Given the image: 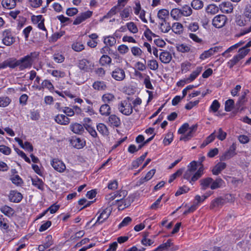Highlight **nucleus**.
Wrapping results in <instances>:
<instances>
[{
    "label": "nucleus",
    "instance_id": "nucleus-34",
    "mask_svg": "<svg viewBox=\"0 0 251 251\" xmlns=\"http://www.w3.org/2000/svg\"><path fill=\"white\" fill-rule=\"evenodd\" d=\"M172 30L176 34H180L183 31V26L179 23H175L173 25Z\"/></svg>",
    "mask_w": 251,
    "mask_h": 251
},
{
    "label": "nucleus",
    "instance_id": "nucleus-54",
    "mask_svg": "<svg viewBox=\"0 0 251 251\" xmlns=\"http://www.w3.org/2000/svg\"><path fill=\"white\" fill-rule=\"evenodd\" d=\"M148 66L152 70H157L158 68V64L155 60H151L148 61Z\"/></svg>",
    "mask_w": 251,
    "mask_h": 251
},
{
    "label": "nucleus",
    "instance_id": "nucleus-55",
    "mask_svg": "<svg viewBox=\"0 0 251 251\" xmlns=\"http://www.w3.org/2000/svg\"><path fill=\"white\" fill-rule=\"evenodd\" d=\"M42 88H47L49 90H51L53 89V86L51 83V82L49 80H45L42 83V86L41 88H39V89L41 90Z\"/></svg>",
    "mask_w": 251,
    "mask_h": 251
},
{
    "label": "nucleus",
    "instance_id": "nucleus-37",
    "mask_svg": "<svg viewBox=\"0 0 251 251\" xmlns=\"http://www.w3.org/2000/svg\"><path fill=\"white\" fill-rule=\"evenodd\" d=\"M191 6L196 10L201 9L203 6V2L200 0H193L191 2Z\"/></svg>",
    "mask_w": 251,
    "mask_h": 251
},
{
    "label": "nucleus",
    "instance_id": "nucleus-8",
    "mask_svg": "<svg viewBox=\"0 0 251 251\" xmlns=\"http://www.w3.org/2000/svg\"><path fill=\"white\" fill-rule=\"evenodd\" d=\"M112 77L117 81H122L126 77L125 71L120 68H115L111 73Z\"/></svg>",
    "mask_w": 251,
    "mask_h": 251
},
{
    "label": "nucleus",
    "instance_id": "nucleus-56",
    "mask_svg": "<svg viewBox=\"0 0 251 251\" xmlns=\"http://www.w3.org/2000/svg\"><path fill=\"white\" fill-rule=\"evenodd\" d=\"M244 15L250 20L251 19V4H248L246 5L244 11Z\"/></svg>",
    "mask_w": 251,
    "mask_h": 251
},
{
    "label": "nucleus",
    "instance_id": "nucleus-53",
    "mask_svg": "<svg viewBox=\"0 0 251 251\" xmlns=\"http://www.w3.org/2000/svg\"><path fill=\"white\" fill-rule=\"evenodd\" d=\"M126 26L128 29L133 33H136L138 31L136 25L133 22L127 23Z\"/></svg>",
    "mask_w": 251,
    "mask_h": 251
},
{
    "label": "nucleus",
    "instance_id": "nucleus-29",
    "mask_svg": "<svg viewBox=\"0 0 251 251\" xmlns=\"http://www.w3.org/2000/svg\"><path fill=\"white\" fill-rule=\"evenodd\" d=\"M0 211L8 217L12 216L14 214V210L10 207L4 205L0 209Z\"/></svg>",
    "mask_w": 251,
    "mask_h": 251
},
{
    "label": "nucleus",
    "instance_id": "nucleus-12",
    "mask_svg": "<svg viewBox=\"0 0 251 251\" xmlns=\"http://www.w3.org/2000/svg\"><path fill=\"white\" fill-rule=\"evenodd\" d=\"M22 195L15 191H11L9 195V201L13 202H19L22 200Z\"/></svg>",
    "mask_w": 251,
    "mask_h": 251
},
{
    "label": "nucleus",
    "instance_id": "nucleus-47",
    "mask_svg": "<svg viewBox=\"0 0 251 251\" xmlns=\"http://www.w3.org/2000/svg\"><path fill=\"white\" fill-rule=\"evenodd\" d=\"M234 101L232 99H229L227 100L225 102V110L227 112L230 111L234 106Z\"/></svg>",
    "mask_w": 251,
    "mask_h": 251
},
{
    "label": "nucleus",
    "instance_id": "nucleus-11",
    "mask_svg": "<svg viewBox=\"0 0 251 251\" xmlns=\"http://www.w3.org/2000/svg\"><path fill=\"white\" fill-rule=\"evenodd\" d=\"M84 126L77 123H72L70 126L71 131L77 134H82L84 131Z\"/></svg>",
    "mask_w": 251,
    "mask_h": 251
},
{
    "label": "nucleus",
    "instance_id": "nucleus-36",
    "mask_svg": "<svg viewBox=\"0 0 251 251\" xmlns=\"http://www.w3.org/2000/svg\"><path fill=\"white\" fill-rule=\"evenodd\" d=\"M99 62L102 66L110 64L111 63V58L107 55H103L100 57Z\"/></svg>",
    "mask_w": 251,
    "mask_h": 251
},
{
    "label": "nucleus",
    "instance_id": "nucleus-31",
    "mask_svg": "<svg viewBox=\"0 0 251 251\" xmlns=\"http://www.w3.org/2000/svg\"><path fill=\"white\" fill-rule=\"evenodd\" d=\"M116 194L118 195L117 199L114 201H113L111 203H109L110 205L115 204L116 203L119 202V201L123 200V199L127 195V192L126 191H121L115 192Z\"/></svg>",
    "mask_w": 251,
    "mask_h": 251
},
{
    "label": "nucleus",
    "instance_id": "nucleus-2",
    "mask_svg": "<svg viewBox=\"0 0 251 251\" xmlns=\"http://www.w3.org/2000/svg\"><path fill=\"white\" fill-rule=\"evenodd\" d=\"M119 112L126 116L130 115L133 112V106L129 100L121 101L117 105Z\"/></svg>",
    "mask_w": 251,
    "mask_h": 251
},
{
    "label": "nucleus",
    "instance_id": "nucleus-58",
    "mask_svg": "<svg viewBox=\"0 0 251 251\" xmlns=\"http://www.w3.org/2000/svg\"><path fill=\"white\" fill-rule=\"evenodd\" d=\"M131 11L130 7L125 8L120 13L122 19H124L129 16L130 11Z\"/></svg>",
    "mask_w": 251,
    "mask_h": 251
},
{
    "label": "nucleus",
    "instance_id": "nucleus-46",
    "mask_svg": "<svg viewBox=\"0 0 251 251\" xmlns=\"http://www.w3.org/2000/svg\"><path fill=\"white\" fill-rule=\"evenodd\" d=\"M173 246V242L171 239H168L166 242L159 246L163 251H166L169 248Z\"/></svg>",
    "mask_w": 251,
    "mask_h": 251
},
{
    "label": "nucleus",
    "instance_id": "nucleus-35",
    "mask_svg": "<svg viewBox=\"0 0 251 251\" xmlns=\"http://www.w3.org/2000/svg\"><path fill=\"white\" fill-rule=\"evenodd\" d=\"M7 67L11 69H14L18 67V60L14 58H9L6 60Z\"/></svg>",
    "mask_w": 251,
    "mask_h": 251
},
{
    "label": "nucleus",
    "instance_id": "nucleus-43",
    "mask_svg": "<svg viewBox=\"0 0 251 251\" xmlns=\"http://www.w3.org/2000/svg\"><path fill=\"white\" fill-rule=\"evenodd\" d=\"M176 49L178 51L184 53L189 51L190 48L186 44H182L178 45L176 46Z\"/></svg>",
    "mask_w": 251,
    "mask_h": 251
},
{
    "label": "nucleus",
    "instance_id": "nucleus-4",
    "mask_svg": "<svg viewBox=\"0 0 251 251\" xmlns=\"http://www.w3.org/2000/svg\"><path fill=\"white\" fill-rule=\"evenodd\" d=\"M2 43L7 46H10L15 42V38L9 29L5 30L2 33Z\"/></svg>",
    "mask_w": 251,
    "mask_h": 251
},
{
    "label": "nucleus",
    "instance_id": "nucleus-51",
    "mask_svg": "<svg viewBox=\"0 0 251 251\" xmlns=\"http://www.w3.org/2000/svg\"><path fill=\"white\" fill-rule=\"evenodd\" d=\"M10 102V99L7 97H0V107H6Z\"/></svg>",
    "mask_w": 251,
    "mask_h": 251
},
{
    "label": "nucleus",
    "instance_id": "nucleus-1",
    "mask_svg": "<svg viewBox=\"0 0 251 251\" xmlns=\"http://www.w3.org/2000/svg\"><path fill=\"white\" fill-rule=\"evenodd\" d=\"M39 54L38 52H32L18 60V67L19 70L22 71L31 68L33 63L37 59Z\"/></svg>",
    "mask_w": 251,
    "mask_h": 251
},
{
    "label": "nucleus",
    "instance_id": "nucleus-5",
    "mask_svg": "<svg viewBox=\"0 0 251 251\" xmlns=\"http://www.w3.org/2000/svg\"><path fill=\"white\" fill-rule=\"evenodd\" d=\"M226 20L227 18L225 15H218L213 19L212 24L216 28H221L225 25Z\"/></svg>",
    "mask_w": 251,
    "mask_h": 251
},
{
    "label": "nucleus",
    "instance_id": "nucleus-21",
    "mask_svg": "<svg viewBox=\"0 0 251 251\" xmlns=\"http://www.w3.org/2000/svg\"><path fill=\"white\" fill-rule=\"evenodd\" d=\"M99 111L102 116L107 117L111 113V108L109 104L104 103L100 106Z\"/></svg>",
    "mask_w": 251,
    "mask_h": 251
},
{
    "label": "nucleus",
    "instance_id": "nucleus-15",
    "mask_svg": "<svg viewBox=\"0 0 251 251\" xmlns=\"http://www.w3.org/2000/svg\"><path fill=\"white\" fill-rule=\"evenodd\" d=\"M220 49V47H215L211 48L203 52L200 57V58L201 60H204L208 57H209L216 52H217Z\"/></svg>",
    "mask_w": 251,
    "mask_h": 251
},
{
    "label": "nucleus",
    "instance_id": "nucleus-30",
    "mask_svg": "<svg viewBox=\"0 0 251 251\" xmlns=\"http://www.w3.org/2000/svg\"><path fill=\"white\" fill-rule=\"evenodd\" d=\"M206 12L207 14L214 15L219 11V7L215 4H209L206 8Z\"/></svg>",
    "mask_w": 251,
    "mask_h": 251
},
{
    "label": "nucleus",
    "instance_id": "nucleus-22",
    "mask_svg": "<svg viewBox=\"0 0 251 251\" xmlns=\"http://www.w3.org/2000/svg\"><path fill=\"white\" fill-rule=\"evenodd\" d=\"M202 70V68L201 67H197L196 69L190 74L189 77L186 79V81H187V83L193 81L200 75Z\"/></svg>",
    "mask_w": 251,
    "mask_h": 251
},
{
    "label": "nucleus",
    "instance_id": "nucleus-38",
    "mask_svg": "<svg viewBox=\"0 0 251 251\" xmlns=\"http://www.w3.org/2000/svg\"><path fill=\"white\" fill-rule=\"evenodd\" d=\"M181 15L184 16H189L192 13L191 8L188 5H185L180 9Z\"/></svg>",
    "mask_w": 251,
    "mask_h": 251
},
{
    "label": "nucleus",
    "instance_id": "nucleus-23",
    "mask_svg": "<svg viewBox=\"0 0 251 251\" xmlns=\"http://www.w3.org/2000/svg\"><path fill=\"white\" fill-rule=\"evenodd\" d=\"M93 87L96 90L103 91L106 90L107 87L105 82L103 81H97L93 84Z\"/></svg>",
    "mask_w": 251,
    "mask_h": 251
},
{
    "label": "nucleus",
    "instance_id": "nucleus-26",
    "mask_svg": "<svg viewBox=\"0 0 251 251\" xmlns=\"http://www.w3.org/2000/svg\"><path fill=\"white\" fill-rule=\"evenodd\" d=\"M169 12L166 9H162L158 11L157 13V17L162 21V22L166 24V18L169 17Z\"/></svg>",
    "mask_w": 251,
    "mask_h": 251
},
{
    "label": "nucleus",
    "instance_id": "nucleus-63",
    "mask_svg": "<svg viewBox=\"0 0 251 251\" xmlns=\"http://www.w3.org/2000/svg\"><path fill=\"white\" fill-rule=\"evenodd\" d=\"M30 5L33 8H38L40 7L42 3V0H28Z\"/></svg>",
    "mask_w": 251,
    "mask_h": 251
},
{
    "label": "nucleus",
    "instance_id": "nucleus-14",
    "mask_svg": "<svg viewBox=\"0 0 251 251\" xmlns=\"http://www.w3.org/2000/svg\"><path fill=\"white\" fill-rule=\"evenodd\" d=\"M55 121L61 125H67L69 124L70 120L63 114H58L54 118Z\"/></svg>",
    "mask_w": 251,
    "mask_h": 251
},
{
    "label": "nucleus",
    "instance_id": "nucleus-64",
    "mask_svg": "<svg viewBox=\"0 0 251 251\" xmlns=\"http://www.w3.org/2000/svg\"><path fill=\"white\" fill-rule=\"evenodd\" d=\"M63 112L66 114L67 116L72 117L74 115L75 111L73 108H71L69 107H65L63 109Z\"/></svg>",
    "mask_w": 251,
    "mask_h": 251
},
{
    "label": "nucleus",
    "instance_id": "nucleus-32",
    "mask_svg": "<svg viewBox=\"0 0 251 251\" xmlns=\"http://www.w3.org/2000/svg\"><path fill=\"white\" fill-rule=\"evenodd\" d=\"M2 6L7 9H12L16 5L14 0H2L1 1Z\"/></svg>",
    "mask_w": 251,
    "mask_h": 251
},
{
    "label": "nucleus",
    "instance_id": "nucleus-39",
    "mask_svg": "<svg viewBox=\"0 0 251 251\" xmlns=\"http://www.w3.org/2000/svg\"><path fill=\"white\" fill-rule=\"evenodd\" d=\"M171 17L174 19L177 20L182 15L180 9L178 8L173 9L170 13Z\"/></svg>",
    "mask_w": 251,
    "mask_h": 251
},
{
    "label": "nucleus",
    "instance_id": "nucleus-27",
    "mask_svg": "<svg viewBox=\"0 0 251 251\" xmlns=\"http://www.w3.org/2000/svg\"><path fill=\"white\" fill-rule=\"evenodd\" d=\"M97 130L103 136H107L109 134L107 126L102 123H99L97 126Z\"/></svg>",
    "mask_w": 251,
    "mask_h": 251
},
{
    "label": "nucleus",
    "instance_id": "nucleus-50",
    "mask_svg": "<svg viewBox=\"0 0 251 251\" xmlns=\"http://www.w3.org/2000/svg\"><path fill=\"white\" fill-rule=\"evenodd\" d=\"M173 133L172 132H168L163 140V143L165 145H169L173 141Z\"/></svg>",
    "mask_w": 251,
    "mask_h": 251
},
{
    "label": "nucleus",
    "instance_id": "nucleus-28",
    "mask_svg": "<svg viewBox=\"0 0 251 251\" xmlns=\"http://www.w3.org/2000/svg\"><path fill=\"white\" fill-rule=\"evenodd\" d=\"M155 171V169H153L148 172L145 177L140 178L139 181L140 184L151 179L154 175Z\"/></svg>",
    "mask_w": 251,
    "mask_h": 251
},
{
    "label": "nucleus",
    "instance_id": "nucleus-44",
    "mask_svg": "<svg viewBox=\"0 0 251 251\" xmlns=\"http://www.w3.org/2000/svg\"><path fill=\"white\" fill-rule=\"evenodd\" d=\"M116 42V39L112 36H108L104 39V43L106 46L108 45L109 46H113Z\"/></svg>",
    "mask_w": 251,
    "mask_h": 251
},
{
    "label": "nucleus",
    "instance_id": "nucleus-59",
    "mask_svg": "<svg viewBox=\"0 0 251 251\" xmlns=\"http://www.w3.org/2000/svg\"><path fill=\"white\" fill-rule=\"evenodd\" d=\"M183 169H180L178 170L176 173L172 174L170 177V179L169 180V182L171 183L173 181V180L178 176H180L183 173Z\"/></svg>",
    "mask_w": 251,
    "mask_h": 251
},
{
    "label": "nucleus",
    "instance_id": "nucleus-33",
    "mask_svg": "<svg viewBox=\"0 0 251 251\" xmlns=\"http://www.w3.org/2000/svg\"><path fill=\"white\" fill-rule=\"evenodd\" d=\"M73 145L77 149H81L85 145V142L79 138L73 139L72 141Z\"/></svg>",
    "mask_w": 251,
    "mask_h": 251
},
{
    "label": "nucleus",
    "instance_id": "nucleus-16",
    "mask_svg": "<svg viewBox=\"0 0 251 251\" xmlns=\"http://www.w3.org/2000/svg\"><path fill=\"white\" fill-rule=\"evenodd\" d=\"M160 61L164 64L169 63L172 59L171 54L168 51H163L159 55Z\"/></svg>",
    "mask_w": 251,
    "mask_h": 251
},
{
    "label": "nucleus",
    "instance_id": "nucleus-19",
    "mask_svg": "<svg viewBox=\"0 0 251 251\" xmlns=\"http://www.w3.org/2000/svg\"><path fill=\"white\" fill-rule=\"evenodd\" d=\"M108 122L111 126L115 127H118L121 125V120L120 118L115 114L109 115Z\"/></svg>",
    "mask_w": 251,
    "mask_h": 251
},
{
    "label": "nucleus",
    "instance_id": "nucleus-60",
    "mask_svg": "<svg viewBox=\"0 0 251 251\" xmlns=\"http://www.w3.org/2000/svg\"><path fill=\"white\" fill-rule=\"evenodd\" d=\"M226 133L221 128L218 129L217 137L221 141L224 140L226 137Z\"/></svg>",
    "mask_w": 251,
    "mask_h": 251
},
{
    "label": "nucleus",
    "instance_id": "nucleus-48",
    "mask_svg": "<svg viewBox=\"0 0 251 251\" xmlns=\"http://www.w3.org/2000/svg\"><path fill=\"white\" fill-rule=\"evenodd\" d=\"M160 29L161 31L164 33L168 32L171 29V27L169 23H166V24H165L164 22H162L160 24Z\"/></svg>",
    "mask_w": 251,
    "mask_h": 251
},
{
    "label": "nucleus",
    "instance_id": "nucleus-57",
    "mask_svg": "<svg viewBox=\"0 0 251 251\" xmlns=\"http://www.w3.org/2000/svg\"><path fill=\"white\" fill-rule=\"evenodd\" d=\"M243 43H244V42H240L239 43H238L231 46L230 47L228 48L225 52H224L222 53V55L225 56L227 53L230 52L231 51H232L233 50L237 49V48H238L239 47L241 46Z\"/></svg>",
    "mask_w": 251,
    "mask_h": 251
},
{
    "label": "nucleus",
    "instance_id": "nucleus-18",
    "mask_svg": "<svg viewBox=\"0 0 251 251\" xmlns=\"http://www.w3.org/2000/svg\"><path fill=\"white\" fill-rule=\"evenodd\" d=\"M226 164L224 162H219L213 168L212 172L213 175H219L224 169L226 168Z\"/></svg>",
    "mask_w": 251,
    "mask_h": 251
},
{
    "label": "nucleus",
    "instance_id": "nucleus-3",
    "mask_svg": "<svg viewBox=\"0 0 251 251\" xmlns=\"http://www.w3.org/2000/svg\"><path fill=\"white\" fill-rule=\"evenodd\" d=\"M236 146L235 144H232L230 146L227 151H226L220 157L221 161H226L230 159L236 155L235 150Z\"/></svg>",
    "mask_w": 251,
    "mask_h": 251
},
{
    "label": "nucleus",
    "instance_id": "nucleus-9",
    "mask_svg": "<svg viewBox=\"0 0 251 251\" xmlns=\"http://www.w3.org/2000/svg\"><path fill=\"white\" fill-rule=\"evenodd\" d=\"M51 165L56 171L62 173L66 169L64 163L58 159L54 158L51 162Z\"/></svg>",
    "mask_w": 251,
    "mask_h": 251
},
{
    "label": "nucleus",
    "instance_id": "nucleus-49",
    "mask_svg": "<svg viewBox=\"0 0 251 251\" xmlns=\"http://www.w3.org/2000/svg\"><path fill=\"white\" fill-rule=\"evenodd\" d=\"M213 194V192L211 191H209L206 193L205 195L202 196L201 197L199 195H197L195 197V200L197 201L198 203H200L203 201H204L206 199H207L209 196Z\"/></svg>",
    "mask_w": 251,
    "mask_h": 251
},
{
    "label": "nucleus",
    "instance_id": "nucleus-13",
    "mask_svg": "<svg viewBox=\"0 0 251 251\" xmlns=\"http://www.w3.org/2000/svg\"><path fill=\"white\" fill-rule=\"evenodd\" d=\"M226 203V201L222 197H219L213 200L211 203L210 208L211 209H214L215 208L222 206Z\"/></svg>",
    "mask_w": 251,
    "mask_h": 251
},
{
    "label": "nucleus",
    "instance_id": "nucleus-52",
    "mask_svg": "<svg viewBox=\"0 0 251 251\" xmlns=\"http://www.w3.org/2000/svg\"><path fill=\"white\" fill-rule=\"evenodd\" d=\"M72 49L75 51H80L84 49V45L79 42H76L72 44Z\"/></svg>",
    "mask_w": 251,
    "mask_h": 251
},
{
    "label": "nucleus",
    "instance_id": "nucleus-41",
    "mask_svg": "<svg viewBox=\"0 0 251 251\" xmlns=\"http://www.w3.org/2000/svg\"><path fill=\"white\" fill-rule=\"evenodd\" d=\"M241 59L236 54L227 62L228 67L230 69L232 68Z\"/></svg>",
    "mask_w": 251,
    "mask_h": 251
},
{
    "label": "nucleus",
    "instance_id": "nucleus-40",
    "mask_svg": "<svg viewBox=\"0 0 251 251\" xmlns=\"http://www.w3.org/2000/svg\"><path fill=\"white\" fill-rule=\"evenodd\" d=\"M32 184L40 190L44 189V183L42 180L38 178L32 179Z\"/></svg>",
    "mask_w": 251,
    "mask_h": 251
},
{
    "label": "nucleus",
    "instance_id": "nucleus-42",
    "mask_svg": "<svg viewBox=\"0 0 251 251\" xmlns=\"http://www.w3.org/2000/svg\"><path fill=\"white\" fill-rule=\"evenodd\" d=\"M250 51V49H246L244 47L240 48L238 50V53L237 54L241 59L244 58Z\"/></svg>",
    "mask_w": 251,
    "mask_h": 251
},
{
    "label": "nucleus",
    "instance_id": "nucleus-17",
    "mask_svg": "<svg viewBox=\"0 0 251 251\" xmlns=\"http://www.w3.org/2000/svg\"><path fill=\"white\" fill-rule=\"evenodd\" d=\"M116 99L115 96L112 93H107L103 94L101 97V100L105 104H110Z\"/></svg>",
    "mask_w": 251,
    "mask_h": 251
},
{
    "label": "nucleus",
    "instance_id": "nucleus-20",
    "mask_svg": "<svg viewBox=\"0 0 251 251\" xmlns=\"http://www.w3.org/2000/svg\"><path fill=\"white\" fill-rule=\"evenodd\" d=\"M219 6L221 10L226 13H231L233 11V7L230 2H223Z\"/></svg>",
    "mask_w": 251,
    "mask_h": 251
},
{
    "label": "nucleus",
    "instance_id": "nucleus-10",
    "mask_svg": "<svg viewBox=\"0 0 251 251\" xmlns=\"http://www.w3.org/2000/svg\"><path fill=\"white\" fill-rule=\"evenodd\" d=\"M92 15V12L87 11L86 12L82 13L80 15L78 16L75 20L74 21L73 24L75 25H79L85 20L89 18Z\"/></svg>",
    "mask_w": 251,
    "mask_h": 251
},
{
    "label": "nucleus",
    "instance_id": "nucleus-24",
    "mask_svg": "<svg viewBox=\"0 0 251 251\" xmlns=\"http://www.w3.org/2000/svg\"><path fill=\"white\" fill-rule=\"evenodd\" d=\"M224 181L221 178H217L215 180L212 181L211 185H210V188L212 190L218 189L221 188L224 184Z\"/></svg>",
    "mask_w": 251,
    "mask_h": 251
},
{
    "label": "nucleus",
    "instance_id": "nucleus-61",
    "mask_svg": "<svg viewBox=\"0 0 251 251\" xmlns=\"http://www.w3.org/2000/svg\"><path fill=\"white\" fill-rule=\"evenodd\" d=\"M0 152L7 155L11 153V150L10 148L5 145H0Z\"/></svg>",
    "mask_w": 251,
    "mask_h": 251
},
{
    "label": "nucleus",
    "instance_id": "nucleus-25",
    "mask_svg": "<svg viewBox=\"0 0 251 251\" xmlns=\"http://www.w3.org/2000/svg\"><path fill=\"white\" fill-rule=\"evenodd\" d=\"M212 181L213 179L211 177H206L201 179L200 182L201 187V189L205 190L209 186L210 187Z\"/></svg>",
    "mask_w": 251,
    "mask_h": 251
},
{
    "label": "nucleus",
    "instance_id": "nucleus-62",
    "mask_svg": "<svg viewBox=\"0 0 251 251\" xmlns=\"http://www.w3.org/2000/svg\"><path fill=\"white\" fill-rule=\"evenodd\" d=\"M220 106V103L217 100H214L210 106V109L213 112H216L218 111Z\"/></svg>",
    "mask_w": 251,
    "mask_h": 251
},
{
    "label": "nucleus",
    "instance_id": "nucleus-6",
    "mask_svg": "<svg viewBox=\"0 0 251 251\" xmlns=\"http://www.w3.org/2000/svg\"><path fill=\"white\" fill-rule=\"evenodd\" d=\"M93 66L92 63L86 59L80 60L78 63V68L85 72H89L92 69Z\"/></svg>",
    "mask_w": 251,
    "mask_h": 251
},
{
    "label": "nucleus",
    "instance_id": "nucleus-7",
    "mask_svg": "<svg viewBox=\"0 0 251 251\" xmlns=\"http://www.w3.org/2000/svg\"><path fill=\"white\" fill-rule=\"evenodd\" d=\"M111 212L110 209L105 208L102 210L98 217V219L94 224V226H97L102 224L106 219L108 218Z\"/></svg>",
    "mask_w": 251,
    "mask_h": 251
},
{
    "label": "nucleus",
    "instance_id": "nucleus-45",
    "mask_svg": "<svg viewBox=\"0 0 251 251\" xmlns=\"http://www.w3.org/2000/svg\"><path fill=\"white\" fill-rule=\"evenodd\" d=\"M84 127L92 136L93 137H96L97 136L96 131L90 125L88 124H84Z\"/></svg>",
    "mask_w": 251,
    "mask_h": 251
}]
</instances>
